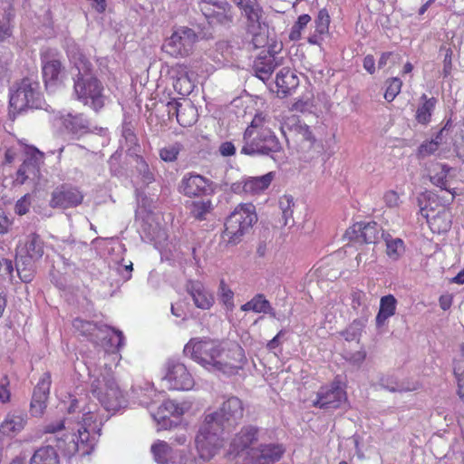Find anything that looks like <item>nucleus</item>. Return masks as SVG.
I'll use <instances>...</instances> for the list:
<instances>
[{"label": "nucleus", "instance_id": "f257e3e1", "mask_svg": "<svg viewBox=\"0 0 464 464\" xmlns=\"http://www.w3.org/2000/svg\"><path fill=\"white\" fill-rule=\"evenodd\" d=\"M100 424L97 414L89 408L87 411L83 409L82 413L79 412L76 420L66 417L48 423L44 431L50 434L47 442L62 456H87L94 450L100 436Z\"/></svg>", "mask_w": 464, "mask_h": 464}, {"label": "nucleus", "instance_id": "f03ea898", "mask_svg": "<svg viewBox=\"0 0 464 464\" xmlns=\"http://www.w3.org/2000/svg\"><path fill=\"white\" fill-rule=\"evenodd\" d=\"M243 416V402L236 396L225 398L218 410L207 411L195 438L198 458L210 460L224 444L223 433L238 425Z\"/></svg>", "mask_w": 464, "mask_h": 464}, {"label": "nucleus", "instance_id": "7ed1b4c3", "mask_svg": "<svg viewBox=\"0 0 464 464\" xmlns=\"http://www.w3.org/2000/svg\"><path fill=\"white\" fill-rule=\"evenodd\" d=\"M184 353L211 372L234 375L247 360L244 349L235 342L214 339H191Z\"/></svg>", "mask_w": 464, "mask_h": 464}, {"label": "nucleus", "instance_id": "20e7f679", "mask_svg": "<svg viewBox=\"0 0 464 464\" xmlns=\"http://www.w3.org/2000/svg\"><path fill=\"white\" fill-rule=\"evenodd\" d=\"M78 73L73 78V93L83 105L100 111L106 102L102 82L92 74V63L83 55L74 59Z\"/></svg>", "mask_w": 464, "mask_h": 464}, {"label": "nucleus", "instance_id": "39448f33", "mask_svg": "<svg viewBox=\"0 0 464 464\" xmlns=\"http://www.w3.org/2000/svg\"><path fill=\"white\" fill-rule=\"evenodd\" d=\"M90 376L91 392L108 411L115 412L125 405L122 391L116 383L112 369L87 365Z\"/></svg>", "mask_w": 464, "mask_h": 464}, {"label": "nucleus", "instance_id": "423d86ee", "mask_svg": "<svg viewBox=\"0 0 464 464\" xmlns=\"http://www.w3.org/2000/svg\"><path fill=\"white\" fill-rule=\"evenodd\" d=\"M256 220L255 205H238L227 218L222 234L223 241L230 245L238 244Z\"/></svg>", "mask_w": 464, "mask_h": 464}, {"label": "nucleus", "instance_id": "0eeeda50", "mask_svg": "<svg viewBox=\"0 0 464 464\" xmlns=\"http://www.w3.org/2000/svg\"><path fill=\"white\" fill-rule=\"evenodd\" d=\"M281 130L287 144L298 152L310 151L316 142L310 126L296 115L286 116L282 122Z\"/></svg>", "mask_w": 464, "mask_h": 464}, {"label": "nucleus", "instance_id": "6e6552de", "mask_svg": "<svg viewBox=\"0 0 464 464\" xmlns=\"http://www.w3.org/2000/svg\"><path fill=\"white\" fill-rule=\"evenodd\" d=\"M43 102L40 83L30 78H24L11 94L9 105L11 111L14 114L27 109H39L42 107Z\"/></svg>", "mask_w": 464, "mask_h": 464}, {"label": "nucleus", "instance_id": "1a4fd4ad", "mask_svg": "<svg viewBox=\"0 0 464 464\" xmlns=\"http://www.w3.org/2000/svg\"><path fill=\"white\" fill-rule=\"evenodd\" d=\"M96 343L102 346V355L99 357L98 363L88 362L87 365H96L100 368L111 367V369L116 367L121 359L118 351L123 344L122 333L107 325H102L100 338L97 339Z\"/></svg>", "mask_w": 464, "mask_h": 464}, {"label": "nucleus", "instance_id": "9d476101", "mask_svg": "<svg viewBox=\"0 0 464 464\" xmlns=\"http://www.w3.org/2000/svg\"><path fill=\"white\" fill-rule=\"evenodd\" d=\"M243 139L241 153L245 155L269 154L281 149L278 139L271 130H255L252 132L251 130H246Z\"/></svg>", "mask_w": 464, "mask_h": 464}, {"label": "nucleus", "instance_id": "9b49d317", "mask_svg": "<svg viewBox=\"0 0 464 464\" xmlns=\"http://www.w3.org/2000/svg\"><path fill=\"white\" fill-rule=\"evenodd\" d=\"M241 11L246 19V31L252 34V44L255 48L264 46L265 35L258 33L261 28L263 8L257 0H231Z\"/></svg>", "mask_w": 464, "mask_h": 464}, {"label": "nucleus", "instance_id": "f8f14e48", "mask_svg": "<svg viewBox=\"0 0 464 464\" xmlns=\"http://www.w3.org/2000/svg\"><path fill=\"white\" fill-rule=\"evenodd\" d=\"M198 42V35L193 29L179 27L165 40L162 51L174 58L188 56Z\"/></svg>", "mask_w": 464, "mask_h": 464}, {"label": "nucleus", "instance_id": "ddd939ff", "mask_svg": "<svg viewBox=\"0 0 464 464\" xmlns=\"http://www.w3.org/2000/svg\"><path fill=\"white\" fill-rule=\"evenodd\" d=\"M163 385L169 390L188 391L194 386V379L187 367L179 362L169 361L161 378Z\"/></svg>", "mask_w": 464, "mask_h": 464}, {"label": "nucleus", "instance_id": "4468645a", "mask_svg": "<svg viewBox=\"0 0 464 464\" xmlns=\"http://www.w3.org/2000/svg\"><path fill=\"white\" fill-rule=\"evenodd\" d=\"M216 184L208 178L195 173H186L179 184V192L188 198L208 197L215 193Z\"/></svg>", "mask_w": 464, "mask_h": 464}, {"label": "nucleus", "instance_id": "2eb2a0df", "mask_svg": "<svg viewBox=\"0 0 464 464\" xmlns=\"http://www.w3.org/2000/svg\"><path fill=\"white\" fill-rule=\"evenodd\" d=\"M24 154V159L14 179V182L20 185L24 184L27 179H34L39 176L40 165L44 158V154L34 146L25 145Z\"/></svg>", "mask_w": 464, "mask_h": 464}, {"label": "nucleus", "instance_id": "dca6fc26", "mask_svg": "<svg viewBox=\"0 0 464 464\" xmlns=\"http://www.w3.org/2000/svg\"><path fill=\"white\" fill-rule=\"evenodd\" d=\"M190 409L188 402L178 403L175 401H165L151 416L157 422L160 430H168L172 427L170 417H180Z\"/></svg>", "mask_w": 464, "mask_h": 464}, {"label": "nucleus", "instance_id": "f3484780", "mask_svg": "<svg viewBox=\"0 0 464 464\" xmlns=\"http://www.w3.org/2000/svg\"><path fill=\"white\" fill-rule=\"evenodd\" d=\"M346 401V392L340 382L334 381L328 386L322 387L317 392L314 406L320 409H337Z\"/></svg>", "mask_w": 464, "mask_h": 464}, {"label": "nucleus", "instance_id": "a211bd4d", "mask_svg": "<svg viewBox=\"0 0 464 464\" xmlns=\"http://www.w3.org/2000/svg\"><path fill=\"white\" fill-rule=\"evenodd\" d=\"M166 106L169 118L176 117L182 127L192 126L198 120L197 109L191 102L182 104L178 100L171 99Z\"/></svg>", "mask_w": 464, "mask_h": 464}, {"label": "nucleus", "instance_id": "6ab92c4d", "mask_svg": "<svg viewBox=\"0 0 464 464\" xmlns=\"http://www.w3.org/2000/svg\"><path fill=\"white\" fill-rule=\"evenodd\" d=\"M440 207L438 210L430 208L428 209V205L421 208L420 211L427 218L430 227L433 232L443 233L448 231L451 226V215L445 208V205H438Z\"/></svg>", "mask_w": 464, "mask_h": 464}, {"label": "nucleus", "instance_id": "aec40b11", "mask_svg": "<svg viewBox=\"0 0 464 464\" xmlns=\"http://www.w3.org/2000/svg\"><path fill=\"white\" fill-rule=\"evenodd\" d=\"M285 449L282 445H261L246 452L249 464H270L281 459Z\"/></svg>", "mask_w": 464, "mask_h": 464}, {"label": "nucleus", "instance_id": "412c9836", "mask_svg": "<svg viewBox=\"0 0 464 464\" xmlns=\"http://www.w3.org/2000/svg\"><path fill=\"white\" fill-rule=\"evenodd\" d=\"M43 79L46 88L57 85L62 82L63 67L59 59L48 53L41 55Z\"/></svg>", "mask_w": 464, "mask_h": 464}, {"label": "nucleus", "instance_id": "4be33fe9", "mask_svg": "<svg viewBox=\"0 0 464 464\" xmlns=\"http://www.w3.org/2000/svg\"><path fill=\"white\" fill-rule=\"evenodd\" d=\"M150 450L158 464H194V461L184 460L177 450L163 440L154 442Z\"/></svg>", "mask_w": 464, "mask_h": 464}, {"label": "nucleus", "instance_id": "5701e85b", "mask_svg": "<svg viewBox=\"0 0 464 464\" xmlns=\"http://www.w3.org/2000/svg\"><path fill=\"white\" fill-rule=\"evenodd\" d=\"M351 237H355L358 241L364 242L366 244H375L382 237V228L374 221L363 223L357 222L348 231Z\"/></svg>", "mask_w": 464, "mask_h": 464}, {"label": "nucleus", "instance_id": "b1692460", "mask_svg": "<svg viewBox=\"0 0 464 464\" xmlns=\"http://www.w3.org/2000/svg\"><path fill=\"white\" fill-rule=\"evenodd\" d=\"M201 10L210 24L229 25L233 23L234 10L227 2L213 3L212 10L207 6L201 7Z\"/></svg>", "mask_w": 464, "mask_h": 464}, {"label": "nucleus", "instance_id": "393cba45", "mask_svg": "<svg viewBox=\"0 0 464 464\" xmlns=\"http://www.w3.org/2000/svg\"><path fill=\"white\" fill-rule=\"evenodd\" d=\"M283 64V59L277 58L269 52L260 53L254 62L253 69L256 76L263 82L268 80L274 70Z\"/></svg>", "mask_w": 464, "mask_h": 464}, {"label": "nucleus", "instance_id": "a878e982", "mask_svg": "<svg viewBox=\"0 0 464 464\" xmlns=\"http://www.w3.org/2000/svg\"><path fill=\"white\" fill-rule=\"evenodd\" d=\"M258 430L253 426H245L233 439L229 454L238 455L244 450H250L251 445L257 440Z\"/></svg>", "mask_w": 464, "mask_h": 464}, {"label": "nucleus", "instance_id": "bb28decb", "mask_svg": "<svg viewBox=\"0 0 464 464\" xmlns=\"http://www.w3.org/2000/svg\"><path fill=\"white\" fill-rule=\"evenodd\" d=\"M186 288L197 307L200 309H209L213 305V295L206 289L201 282L188 281Z\"/></svg>", "mask_w": 464, "mask_h": 464}, {"label": "nucleus", "instance_id": "cd10ccee", "mask_svg": "<svg viewBox=\"0 0 464 464\" xmlns=\"http://www.w3.org/2000/svg\"><path fill=\"white\" fill-rule=\"evenodd\" d=\"M299 79L290 68L284 67L276 74V92L280 97H285L297 88Z\"/></svg>", "mask_w": 464, "mask_h": 464}, {"label": "nucleus", "instance_id": "c85d7f7f", "mask_svg": "<svg viewBox=\"0 0 464 464\" xmlns=\"http://www.w3.org/2000/svg\"><path fill=\"white\" fill-rule=\"evenodd\" d=\"M62 121L65 130L78 138L91 132L90 121L83 113H69L62 118Z\"/></svg>", "mask_w": 464, "mask_h": 464}, {"label": "nucleus", "instance_id": "c756f323", "mask_svg": "<svg viewBox=\"0 0 464 464\" xmlns=\"http://www.w3.org/2000/svg\"><path fill=\"white\" fill-rule=\"evenodd\" d=\"M172 72L176 74L173 76V87L177 92L182 96L188 95L194 87L192 81L188 76V68L184 64H176L172 67Z\"/></svg>", "mask_w": 464, "mask_h": 464}, {"label": "nucleus", "instance_id": "7c9ffc66", "mask_svg": "<svg viewBox=\"0 0 464 464\" xmlns=\"http://www.w3.org/2000/svg\"><path fill=\"white\" fill-rule=\"evenodd\" d=\"M274 178V172H268L260 177L249 178L243 182L242 189L245 193L259 194L268 188Z\"/></svg>", "mask_w": 464, "mask_h": 464}, {"label": "nucleus", "instance_id": "2f4dec72", "mask_svg": "<svg viewBox=\"0 0 464 464\" xmlns=\"http://www.w3.org/2000/svg\"><path fill=\"white\" fill-rule=\"evenodd\" d=\"M397 300L392 295H387L381 298L379 312L375 318L376 326L382 327L386 321L396 313Z\"/></svg>", "mask_w": 464, "mask_h": 464}, {"label": "nucleus", "instance_id": "473e14b6", "mask_svg": "<svg viewBox=\"0 0 464 464\" xmlns=\"http://www.w3.org/2000/svg\"><path fill=\"white\" fill-rule=\"evenodd\" d=\"M244 312L253 311L255 313L268 314L271 317L276 318V314L270 302L264 295H256L250 301L241 305Z\"/></svg>", "mask_w": 464, "mask_h": 464}, {"label": "nucleus", "instance_id": "72a5a7b5", "mask_svg": "<svg viewBox=\"0 0 464 464\" xmlns=\"http://www.w3.org/2000/svg\"><path fill=\"white\" fill-rule=\"evenodd\" d=\"M53 200L54 203H82V195L76 188L62 185L53 191Z\"/></svg>", "mask_w": 464, "mask_h": 464}, {"label": "nucleus", "instance_id": "f704fd0d", "mask_svg": "<svg viewBox=\"0 0 464 464\" xmlns=\"http://www.w3.org/2000/svg\"><path fill=\"white\" fill-rule=\"evenodd\" d=\"M58 451L52 444L41 447L34 453L30 464H59Z\"/></svg>", "mask_w": 464, "mask_h": 464}, {"label": "nucleus", "instance_id": "c9c22d12", "mask_svg": "<svg viewBox=\"0 0 464 464\" xmlns=\"http://www.w3.org/2000/svg\"><path fill=\"white\" fill-rule=\"evenodd\" d=\"M420 100L423 102L418 107L415 119L420 124H428L431 120L437 100L434 97L428 98L426 94H422Z\"/></svg>", "mask_w": 464, "mask_h": 464}, {"label": "nucleus", "instance_id": "e433bc0d", "mask_svg": "<svg viewBox=\"0 0 464 464\" xmlns=\"http://www.w3.org/2000/svg\"><path fill=\"white\" fill-rule=\"evenodd\" d=\"M72 325L82 335L90 338L94 343L100 338L102 325H97L96 324L79 318L73 321Z\"/></svg>", "mask_w": 464, "mask_h": 464}, {"label": "nucleus", "instance_id": "4c0bfd02", "mask_svg": "<svg viewBox=\"0 0 464 464\" xmlns=\"http://www.w3.org/2000/svg\"><path fill=\"white\" fill-rule=\"evenodd\" d=\"M25 424V419L22 415H8L0 426V433L11 436L22 430Z\"/></svg>", "mask_w": 464, "mask_h": 464}, {"label": "nucleus", "instance_id": "58836bf2", "mask_svg": "<svg viewBox=\"0 0 464 464\" xmlns=\"http://www.w3.org/2000/svg\"><path fill=\"white\" fill-rule=\"evenodd\" d=\"M386 243V254L390 259L398 260L405 251L404 243L400 238H393L390 235L382 234Z\"/></svg>", "mask_w": 464, "mask_h": 464}, {"label": "nucleus", "instance_id": "ea45409f", "mask_svg": "<svg viewBox=\"0 0 464 464\" xmlns=\"http://www.w3.org/2000/svg\"><path fill=\"white\" fill-rule=\"evenodd\" d=\"M443 143V129L430 140L424 141L418 149V157L425 158L436 152Z\"/></svg>", "mask_w": 464, "mask_h": 464}, {"label": "nucleus", "instance_id": "a19ab883", "mask_svg": "<svg viewBox=\"0 0 464 464\" xmlns=\"http://www.w3.org/2000/svg\"><path fill=\"white\" fill-rule=\"evenodd\" d=\"M16 273L23 282H30L34 276V261L20 256L16 258Z\"/></svg>", "mask_w": 464, "mask_h": 464}, {"label": "nucleus", "instance_id": "79ce46f5", "mask_svg": "<svg viewBox=\"0 0 464 464\" xmlns=\"http://www.w3.org/2000/svg\"><path fill=\"white\" fill-rule=\"evenodd\" d=\"M27 256L24 257L30 258L31 260H38L44 255L43 242L40 237L33 234L30 236L29 240L26 244Z\"/></svg>", "mask_w": 464, "mask_h": 464}, {"label": "nucleus", "instance_id": "37998d69", "mask_svg": "<svg viewBox=\"0 0 464 464\" xmlns=\"http://www.w3.org/2000/svg\"><path fill=\"white\" fill-rule=\"evenodd\" d=\"M182 149V144L177 141L161 148L159 151V155L160 160L165 162H174L178 160Z\"/></svg>", "mask_w": 464, "mask_h": 464}, {"label": "nucleus", "instance_id": "c03bdc74", "mask_svg": "<svg viewBox=\"0 0 464 464\" xmlns=\"http://www.w3.org/2000/svg\"><path fill=\"white\" fill-rule=\"evenodd\" d=\"M402 82L398 77H392L386 81V90L384 92V99L391 102L401 92Z\"/></svg>", "mask_w": 464, "mask_h": 464}, {"label": "nucleus", "instance_id": "a18cd8bd", "mask_svg": "<svg viewBox=\"0 0 464 464\" xmlns=\"http://www.w3.org/2000/svg\"><path fill=\"white\" fill-rule=\"evenodd\" d=\"M311 16L309 14H301L298 16L297 21L292 26L289 39L291 41H298L301 39L303 29L310 23Z\"/></svg>", "mask_w": 464, "mask_h": 464}, {"label": "nucleus", "instance_id": "49530a36", "mask_svg": "<svg viewBox=\"0 0 464 464\" xmlns=\"http://www.w3.org/2000/svg\"><path fill=\"white\" fill-rule=\"evenodd\" d=\"M51 387V374L49 372H45L43 374L41 379L39 380L36 387L34 391V397H40V399H47Z\"/></svg>", "mask_w": 464, "mask_h": 464}, {"label": "nucleus", "instance_id": "de8ad7c7", "mask_svg": "<svg viewBox=\"0 0 464 464\" xmlns=\"http://www.w3.org/2000/svg\"><path fill=\"white\" fill-rule=\"evenodd\" d=\"M218 295L227 309L232 310L234 307V293L224 280L220 281Z\"/></svg>", "mask_w": 464, "mask_h": 464}, {"label": "nucleus", "instance_id": "09e8293b", "mask_svg": "<svg viewBox=\"0 0 464 464\" xmlns=\"http://www.w3.org/2000/svg\"><path fill=\"white\" fill-rule=\"evenodd\" d=\"M437 173L430 175V181L440 187V188H446L447 176L450 171V168L447 165L437 164Z\"/></svg>", "mask_w": 464, "mask_h": 464}, {"label": "nucleus", "instance_id": "8fccbe9b", "mask_svg": "<svg viewBox=\"0 0 464 464\" xmlns=\"http://www.w3.org/2000/svg\"><path fill=\"white\" fill-rule=\"evenodd\" d=\"M330 15L325 8L318 12L315 19V30L320 34H326L329 31Z\"/></svg>", "mask_w": 464, "mask_h": 464}, {"label": "nucleus", "instance_id": "3c124183", "mask_svg": "<svg viewBox=\"0 0 464 464\" xmlns=\"http://www.w3.org/2000/svg\"><path fill=\"white\" fill-rule=\"evenodd\" d=\"M137 169L144 183L150 184L155 180L154 173L142 157L137 160Z\"/></svg>", "mask_w": 464, "mask_h": 464}, {"label": "nucleus", "instance_id": "603ef678", "mask_svg": "<svg viewBox=\"0 0 464 464\" xmlns=\"http://www.w3.org/2000/svg\"><path fill=\"white\" fill-rule=\"evenodd\" d=\"M364 327L362 321L354 320L349 327L343 333L344 339L348 342L357 340Z\"/></svg>", "mask_w": 464, "mask_h": 464}, {"label": "nucleus", "instance_id": "864d4df0", "mask_svg": "<svg viewBox=\"0 0 464 464\" xmlns=\"http://www.w3.org/2000/svg\"><path fill=\"white\" fill-rule=\"evenodd\" d=\"M440 52L443 53V69L442 74L444 78H447L450 75L452 72V56L453 51L450 46L441 45L440 48Z\"/></svg>", "mask_w": 464, "mask_h": 464}, {"label": "nucleus", "instance_id": "5fc2aeb1", "mask_svg": "<svg viewBox=\"0 0 464 464\" xmlns=\"http://www.w3.org/2000/svg\"><path fill=\"white\" fill-rule=\"evenodd\" d=\"M352 306L357 312H362L367 308L366 295L363 292L355 291L352 294Z\"/></svg>", "mask_w": 464, "mask_h": 464}, {"label": "nucleus", "instance_id": "6e6d98bb", "mask_svg": "<svg viewBox=\"0 0 464 464\" xmlns=\"http://www.w3.org/2000/svg\"><path fill=\"white\" fill-rule=\"evenodd\" d=\"M190 213L198 220H204L211 210V205H190Z\"/></svg>", "mask_w": 464, "mask_h": 464}, {"label": "nucleus", "instance_id": "4d7b16f0", "mask_svg": "<svg viewBox=\"0 0 464 464\" xmlns=\"http://www.w3.org/2000/svg\"><path fill=\"white\" fill-rule=\"evenodd\" d=\"M46 401L47 399H40V397H34L32 398L31 401V412L34 416H41L44 409L46 408Z\"/></svg>", "mask_w": 464, "mask_h": 464}, {"label": "nucleus", "instance_id": "13d9d810", "mask_svg": "<svg viewBox=\"0 0 464 464\" xmlns=\"http://www.w3.org/2000/svg\"><path fill=\"white\" fill-rule=\"evenodd\" d=\"M266 117L262 113H257L253 118L250 125L246 130H270L268 127L265 126Z\"/></svg>", "mask_w": 464, "mask_h": 464}, {"label": "nucleus", "instance_id": "bf43d9fd", "mask_svg": "<svg viewBox=\"0 0 464 464\" xmlns=\"http://www.w3.org/2000/svg\"><path fill=\"white\" fill-rule=\"evenodd\" d=\"M0 274L14 278V266L12 260L0 259Z\"/></svg>", "mask_w": 464, "mask_h": 464}, {"label": "nucleus", "instance_id": "052dcab7", "mask_svg": "<svg viewBox=\"0 0 464 464\" xmlns=\"http://www.w3.org/2000/svg\"><path fill=\"white\" fill-rule=\"evenodd\" d=\"M8 381L5 377L0 381V401L5 403L10 400V391L8 389Z\"/></svg>", "mask_w": 464, "mask_h": 464}, {"label": "nucleus", "instance_id": "680f3d73", "mask_svg": "<svg viewBox=\"0 0 464 464\" xmlns=\"http://www.w3.org/2000/svg\"><path fill=\"white\" fill-rule=\"evenodd\" d=\"M219 153L224 157L233 156L236 153L235 145L231 141H226L220 144Z\"/></svg>", "mask_w": 464, "mask_h": 464}, {"label": "nucleus", "instance_id": "e2e57ef3", "mask_svg": "<svg viewBox=\"0 0 464 464\" xmlns=\"http://www.w3.org/2000/svg\"><path fill=\"white\" fill-rule=\"evenodd\" d=\"M363 68L370 73L373 74L375 72V60L372 54H367L363 58L362 62Z\"/></svg>", "mask_w": 464, "mask_h": 464}, {"label": "nucleus", "instance_id": "0e129e2a", "mask_svg": "<svg viewBox=\"0 0 464 464\" xmlns=\"http://www.w3.org/2000/svg\"><path fill=\"white\" fill-rule=\"evenodd\" d=\"M366 353L363 350L351 353L347 360L353 364L360 365L365 360Z\"/></svg>", "mask_w": 464, "mask_h": 464}, {"label": "nucleus", "instance_id": "69168bd1", "mask_svg": "<svg viewBox=\"0 0 464 464\" xmlns=\"http://www.w3.org/2000/svg\"><path fill=\"white\" fill-rule=\"evenodd\" d=\"M12 225V221L8 218V216L4 212H0V233L5 234L8 231L10 226Z\"/></svg>", "mask_w": 464, "mask_h": 464}, {"label": "nucleus", "instance_id": "338daca9", "mask_svg": "<svg viewBox=\"0 0 464 464\" xmlns=\"http://www.w3.org/2000/svg\"><path fill=\"white\" fill-rule=\"evenodd\" d=\"M9 63V57L5 55L0 56V78L7 76Z\"/></svg>", "mask_w": 464, "mask_h": 464}, {"label": "nucleus", "instance_id": "774afa93", "mask_svg": "<svg viewBox=\"0 0 464 464\" xmlns=\"http://www.w3.org/2000/svg\"><path fill=\"white\" fill-rule=\"evenodd\" d=\"M12 35V27L9 24H0V42H4Z\"/></svg>", "mask_w": 464, "mask_h": 464}]
</instances>
